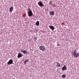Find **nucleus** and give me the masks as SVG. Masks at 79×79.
<instances>
[{
    "label": "nucleus",
    "instance_id": "obj_16",
    "mask_svg": "<svg viewBox=\"0 0 79 79\" xmlns=\"http://www.w3.org/2000/svg\"><path fill=\"white\" fill-rule=\"evenodd\" d=\"M23 63H24V64H26V63H27V62H26V61H24V62H23Z\"/></svg>",
    "mask_w": 79,
    "mask_h": 79
},
{
    "label": "nucleus",
    "instance_id": "obj_2",
    "mask_svg": "<svg viewBox=\"0 0 79 79\" xmlns=\"http://www.w3.org/2000/svg\"><path fill=\"white\" fill-rule=\"evenodd\" d=\"M45 49V48L43 46H40V50H41V51H44Z\"/></svg>",
    "mask_w": 79,
    "mask_h": 79
},
{
    "label": "nucleus",
    "instance_id": "obj_7",
    "mask_svg": "<svg viewBox=\"0 0 79 79\" xmlns=\"http://www.w3.org/2000/svg\"><path fill=\"white\" fill-rule=\"evenodd\" d=\"M22 56H23V55H22V54H21V53H19L18 54L17 57L18 58H21L22 57Z\"/></svg>",
    "mask_w": 79,
    "mask_h": 79
},
{
    "label": "nucleus",
    "instance_id": "obj_20",
    "mask_svg": "<svg viewBox=\"0 0 79 79\" xmlns=\"http://www.w3.org/2000/svg\"><path fill=\"white\" fill-rule=\"evenodd\" d=\"M34 39H35V40H36V37H35V38Z\"/></svg>",
    "mask_w": 79,
    "mask_h": 79
},
{
    "label": "nucleus",
    "instance_id": "obj_12",
    "mask_svg": "<svg viewBox=\"0 0 79 79\" xmlns=\"http://www.w3.org/2000/svg\"><path fill=\"white\" fill-rule=\"evenodd\" d=\"M56 66L57 67H60L61 66V65H60V64L59 63H57Z\"/></svg>",
    "mask_w": 79,
    "mask_h": 79
},
{
    "label": "nucleus",
    "instance_id": "obj_10",
    "mask_svg": "<svg viewBox=\"0 0 79 79\" xmlns=\"http://www.w3.org/2000/svg\"><path fill=\"white\" fill-rule=\"evenodd\" d=\"M49 28H50V29H51L52 30H54V29H55V27L52 26H49Z\"/></svg>",
    "mask_w": 79,
    "mask_h": 79
},
{
    "label": "nucleus",
    "instance_id": "obj_13",
    "mask_svg": "<svg viewBox=\"0 0 79 79\" xmlns=\"http://www.w3.org/2000/svg\"><path fill=\"white\" fill-rule=\"evenodd\" d=\"M23 53L24 54H26V53H27V51H26L25 50H24L23 51Z\"/></svg>",
    "mask_w": 79,
    "mask_h": 79
},
{
    "label": "nucleus",
    "instance_id": "obj_18",
    "mask_svg": "<svg viewBox=\"0 0 79 79\" xmlns=\"http://www.w3.org/2000/svg\"><path fill=\"white\" fill-rule=\"evenodd\" d=\"M21 52H23V49L21 50Z\"/></svg>",
    "mask_w": 79,
    "mask_h": 79
},
{
    "label": "nucleus",
    "instance_id": "obj_11",
    "mask_svg": "<svg viewBox=\"0 0 79 79\" xmlns=\"http://www.w3.org/2000/svg\"><path fill=\"white\" fill-rule=\"evenodd\" d=\"M35 25L36 26H38L39 25V21H37L35 23Z\"/></svg>",
    "mask_w": 79,
    "mask_h": 79
},
{
    "label": "nucleus",
    "instance_id": "obj_17",
    "mask_svg": "<svg viewBox=\"0 0 79 79\" xmlns=\"http://www.w3.org/2000/svg\"><path fill=\"white\" fill-rule=\"evenodd\" d=\"M53 6H54V7H55L56 6V5H53Z\"/></svg>",
    "mask_w": 79,
    "mask_h": 79
},
{
    "label": "nucleus",
    "instance_id": "obj_19",
    "mask_svg": "<svg viewBox=\"0 0 79 79\" xmlns=\"http://www.w3.org/2000/svg\"><path fill=\"white\" fill-rule=\"evenodd\" d=\"M57 46H60V45H59V44H58L57 45Z\"/></svg>",
    "mask_w": 79,
    "mask_h": 79
},
{
    "label": "nucleus",
    "instance_id": "obj_3",
    "mask_svg": "<svg viewBox=\"0 0 79 79\" xmlns=\"http://www.w3.org/2000/svg\"><path fill=\"white\" fill-rule=\"evenodd\" d=\"M28 16H32V12L31 10H29L27 12Z\"/></svg>",
    "mask_w": 79,
    "mask_h": 79
},
{
    "label": "nucleus",
    "instance_id": "obj_9",
    "mask_svg": "<svg viewBox=\"0 0 79 79\" xmlns=\"http://www.w3.org/2000/svg\"><path fill=\"white\" fill-rule=\"evenodd\" d=\"M49 14L50 15H51V16H52V15H54L55 14L54 13V11H51L50 12Z\"/></svg>",
    "mask_w": 79,
    "mask_h": 79
},
{
    "label": "nucleus",
    "instance_id": "obj_5",
    "mask_svg": "<svg viewBox=\"0 0 79 79\" xmlns=\"http://www.w3.org/2000/svg\"><path fill=\"white\" fill-rule=\"evenodd\" d=\"M38 5L42 7L44 6V4L41 1H40L38 3Z\"/></svg>",
    "mask_w": 79,
    "mask_h": 79
},
{
    "label": "nucleus",
    "instance_id": "obj_6",
    "mask_svg": "<svg viewBox=\"0 0 79 79\" xmlns=\"http://www.w3.org/2000/svg\"><path fill=\"white\" fill-rule=\"evenodd\" d=\"M13 7L11 6L9 9V11L10 13H11L12 11H13Z\"/></svg>",
    "mask_w": 79,
    "mask_h": 79
},
{
    "label": "nucleus",
    "instance_id": "obj_1",
    "mask_svg": "<svg viewBox=\"0 0 79 79\" xmlns=\"http://www.w3.org/2000/svg\"><path fill=\"white\" fill-rule=\"evenodd\" d=\"M77 50L75 49L73 52L72 55L75 57H78L79 56V53H77Z\"/></svg>",
    "mask_w": 79,
    "mask_h": 79
},
{
    "label": "nucleus",
    "instance_id": "obj_8",
    "mask_svg": "<svg viewBox=\"0 0 79 79\" xmlns=\"http://www.w3.org/2000/svg\"><path fill=\"white\" fill-rule=\"evenodd\" d=\"M67 69V68L66 67V65H64L63 67L62 68V70L63 71H64V70H66Z\"/></svg>",
    "mask_w": 79,
    "mask_h": 79
},
{
    "label": "nucleus",
    "instance_id": "obj_15",
    "mask_svg": "<svg viewBox=\"0 0 79 79\" xmlns=\"http://www.w3.org/2000/svg\"><path fill=\"white\" fill-rule=\"evenodd\" d=\"M25 61L26 63H27V62H28V60L26 59V60Z\"/></svg>",
    "mask_w": 79,
    "mask_h": 79
},
{
    "label": "nucleus",
    "instance_id": "obj_4",
    "mask_svg": "<svg viewBox=\"0 0 79 79\" xmlns=\"http://www.w3.org/2000/svg\"><path fill=\"white\" fill-rule=\"evenodd\" d=\"M13 63V60L12 59H10L7 62V64H12Z\"/></svg>",
    "mask_w": 79,
    "mask_h": 79
},
{
    "label": "nucleus",
    "instance_id": "obj_14",
    "mask_svg": "<svg viewBox=\"0 0 79 79\" xmlns=\"http://www.w3.org/2000/svg\"><path fill=\"white\" fill-rule=\"evenodd\" d=\"M62 77H63V78H65V77H66V75H63L62 76Z\"/></svg>",
    "mask_w": 79,
    "mask_h": 79
}]
</instances>
